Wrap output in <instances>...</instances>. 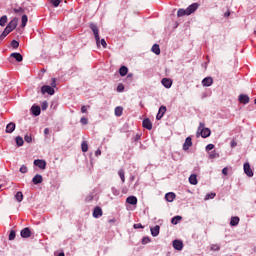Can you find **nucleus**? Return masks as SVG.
<instances>
[{
  "instance_id": "f257e3e1",
  "label": "nucleus",
  "mask_w": 256,
  "mask_h": 256,
  "mask_svg": "<svg viewBox=\"0 0 256 256\" xmlns=\"http://www.w3.org/2000/svg\"><path fill=\"white\" fill-rule=\"evenodd\" d=\"M89 27H90L91 31L93 32V34H94L96 45H97V47H99V41H100L99 27H97V24H95L93 22H91L89 24Z\"/></svg>"
},
{
  "instance_id": "f03ea898",
  "label": "nucleus",
  "mask_w": 256,
  "mask_h": 256,
  "mask_svg": "<svg viewBox=\"0 0 256 256\" xmlns=\"http://www.w3.org/2000/svg\"><path fill=\"white\" fill-rule=\"evenodd\" d=\"M41 93L42 95H55V88L49 86V85H44L41 87Z\"/></svg>"
},
{
  "instance_id": "7ed1b4c3",
  "label": "nucleus",
  "mask_w": 256,
  "mask_h": 256,
  "mask_svg": "<svg viewBox=\"0 0 256 256\" xmlns=\"http://www.w3.org/2000/svg\"><path fill=\"white\" fill-rule=\"evenodd\" d=\"M167 113V107L166 106H160L159 111L156 115L157 121H161L163 119V116Z\"/></svg>"
},
{
  "instance_id": "20e7f679",
  "label": "nucleus",
  "mask_w": 256,
  "mask_h": 256,
  "mask_svg": "<svg viewBox=\"0 0 256 256\" xmlns=\"http://www.w3.org/2000/svg\"><path fill=\"white\" fill-rule=\"evenodd\" d=\"M34 165L39 169H47V162L45 160L36 159L34 160Z\"/></svg>"
},
{
  "instance_id": "39448f33",
  "label": "nucleus",
  "mask_w": 256,
  "mask_h": 256,
  "mask_svg": "<svg viewBox=\"0 0 256 256\" xmlns=\"http://www.w3.org/2000/svg\"><path fill=\"white\" fill-rule=\"evenodd\" d=\"M199 9V3H193L189 7L186 8L187 15H191L195 13Z\"/></svg>"
},
{
  "instance_id": "423d86ee",
  "label": "nucleus",
  "mask_w": 256,
  "mask_h": 256,
  "mask_svg": "<svg viewBox=\"0 0 256 256\" xmlns=\"http://www.w3.org/2000/svg\"><path fill=\"white\" fill-rule=\"evenodd\" d=\"M93 217L94 219H99V217H103V209L101 207L96 206L93 210Z\"/></svg>"
},
{
  "instance_id": "0eeeda50",
  "label": "nucleus",
  "mask_w": 256,
  "mask_h": 256,
  "mask_svg": "<svg viewBox=\"0 0 256 256\" xmlns=\"http://www.w3.org/2000/svg\"><path fill=\"white\" fill-rule=\"evenodd\" d=\"M161 83L166 89H171V87L173 86V80H171L170 78H163L161 80Z\"/></svg>"
},
{
  "instance_id": "6e6552de",
  "label": "nucleus",
  "mask_w": 256,
  "mask_h": 256,
  "mask_svg": "<svg viewBox=\"0 0 256 256\" xmlns=\"http://www.w3.org/2000/svg\"><path fill=\"white\" fill-rule=\"evenodd\" d=\"M20 235L23 239H29V237H31V229L28 227L22 229Z\"/></svg>"
},
{
  "instance_id": "1a4fd4ad",
  "label": "nucleus",
  "mask_w": 256,
  "mask_h": 256,
  "mask_svg": "<svg viewBox=\"0 0 256 256\" xmlns=\"http://www.w3.org/2000/svg\"><path fill=\"white\" fill-rule=\"evenodd\" d=\"M142 125L144 129H147L148 131H151V129H153V123H151V120L149 118H145L142 122Z\"/></svg>"
},
{
  "instance_id": "9d476101",
  "label": "nucleus",
  "mask_w": 256,
  "mask_h": 256,
  "mask_svg": "<svg viewBox=\"0 0 256 256\" xmlns=\"http://www.w3.org/2000/svg\"><path fill=\"white\" fill-rule=\"evenodd\" d=\"M32 183H33V185H41V183H43V176L40 174H36L32 178Z\"/></svg>"
},
{
  "instance_id": "9b49d317",
  "label": "nucleus",
  "mask_w": 256,
  "mask_h": 256,
  "mask_svg": "<svg viewBox=\"0 0 256 256\" xmlns=\"http://www.w3.org/2000/svg\"><path fill=\"white\" fill-rule=\"evenodd\" d=\"M244 173H246L248 177H253L254 173L249 163H244Z\"/></svg>"
},
{
  "instance_id": "f8f14e48",
  "label": "nucleus",
  "mask_w": 256,
  "mask_h": 256,
  "mask_svg": "<svg viewBox=\"0 0 256 256\" xmlns=\"http://www.w3.org/2000/svg\"><path fill=\"white\" fill-rule=\"evenodd\" d=\"M31 112H32V115H34V117H39V115H41V107L37 105H33L31 107Z\"/></svg>"
},
{
  "instance_id": "ddd939ff",
  "label": "nucleus",
  "mask_w": 256,
  "mask_h": 256,
  "mask_svg": "<svg viewBox=\"0 0 256 256\" xmlns=\"http://www.w3.org/2000/svg\"><path fill=\"white\" fill-rule=\"evenodd\" d=\"M200 135L203 139H207V137H211V129L209 128H202Z\"/></svg>"
},
{
  "instance_id": "4468645a",
  "label": "nucleus",
  "mask_w": 256,
  "mask_h": 256,
  "mask_svg": "<svg viewBox=\"0 0 256 256\" xmlns=\"http://www.w3.org/2000/svg\"><path fill=\"white\" fill-rule=\"evenodd\" d=\"M193 145V141L191 137H187L184 144H183V150L184 151H189V147Z\"/></svg>"
},
{
  "instance_id": "2eb2a0df",
  "label": "nucleus",
  "mask_w": 256,
  "mask_h": 256,
  "mask_svg": "<svg viewBox=\"0 0 256 256\" xmlns=\"http://www.w3.org/2000/svg\"><path fill=\"white\" fill-rule=\"evenodd\" d=\"M238 101L243 105H247L249 103V96L247 94H240Z\"/></svg>"
},
{
  "instance_id": "dca6fc26",
  "label": "nucleus",
  "mask_w": 256,
  "mask_h": 256,
  "mask_svg": "<svg viewBox=\"0 0 256 256\" xmlns=\"http://www.w3.org/2000/svg\"><path fill=\"white\" fill-rule=\"evenodd\" d=\"M173 247H174V249H176V251H182L183 250V242L181 240H174Z\"/></svg>"
},
{
  "instance_id": "f3484780",
  "label": "nucleus",
  "mask_w": 256,
  "mask_h": 256,
  "mask_svg": "<svg viewBox=\"0 0 256 256\" xmlns=\"http://www.w3.org/2000/svg\"><path fill=\"white\" fill-rule=\"evenodd\" d=\"M203 87H211L213 85V78L212 77H206L202 80Z\"/></svg>"
},
{
  "instance_id": "a211bd4d",
  "label": "nucleus",
  "mask_w": 256,
  "mask_h": 256,
  "mask_svg": "<svg viewBox=\"0 0 256 256\" xmlns=\"http://www.w3.org/2000/svg\"><path fill=\"white\" fill-rule=\"evenodd\" d=\"M17 23H18V19L14 18L13 20H11L8 25L6 26L8 29L14 31L17 27Z\"/></svg>"
},
{
  "instance_id": "6ab92c4d",
  "label": "nucleus",
  "mask_w": 256,
  "mask_h": 256,
  "mask_svg": "<svg viewBox=\"0 0 256 256\" xmlns=\"http://www.w3.org/2000/svg\"><path fill=\"white\" fill-rule=\"evenodd\" d=\"M10 57H12L13 59H15V61H17L18 63H21V61H23V55H21V53L19 52H14L10 55Z\"/></svg>"
},
{
  "instance_id": "aec40b11",
  "label": "nucleus",
  "mask_w": 256,
  "mask_h": 256,
  "mask_svg": "<svg viewBox=\"0 0 256 256\" xmlns=\"http://www.w3.org/2000/svg\"><path fill=\"white\" fill-rule=\"evenodd\" d=\"M16 127L17 126L15 125V122H10L7 124L5 131H6V133H13V131H15Z\"/></svg>"
},
{
  "instance_id": "412c9836",
  "label": "nucleus",
  "mask_w": 256,
  "mask_h": 256,
  "mask_svg": "<svg viewBox=\"0 0 256 256\" xmlns=\"http://www.w3.org/2000/svg\"><path fill=\"white\" fill-rule=\"evenodd\" d=\"M175 197H176V195L173 192H168L165 195V199H166V201H168V203H173V201H175Z\"/></svg>"
},
{
  "instance_id": "4be33fe9",
  "label": "nucleus",
  "mask_w": 256,
  "mask_h": 256,
  "mask_svg": "<svg viewBox=\"0 0 256 256\" xmlns=\"http://www.w3.org/2000/svg\"><path fill=\"white\" fill-rule=\"evenodd\" d=\"M239 221H241L239 216H232L230 220L231 227H237L239 225Z\"/></svg>"
},
{
  "instance_id": "5701e85b",
  "label": "nucleus",
  "mask_w": 256,
  "mask_h": 256,
  "mask_svg": "<svg viewBox=\"0 0 256 256\" xmlns=\"http://www.w3.org/2000/svg\"><path fill=\"white\" fill-rule=\"evenodd\" d=\"M161 230V227L159 225L154 226L150 229L152 237H157L159 235V231Z\"/></svg>"
},
{
  "instance_id": "b1692460",
  "label": "nucleus",
  "mask_w": 256,
  "mask_h": 256,
  "mask_svg": "<svg viewBox=\"0 0 256 256\" xmlns=\"http://www.w3.org/2000/svg\"><path fill=\"white\" fill-rule=\"evenodd\" d=\"M126 203H128L129 205H137V197L135 196H129L126 199Z\"/></svg>"
},
{
  "instance_id": "393cba45",
  "label": "nucleus",
  "mask_w": 256,
  "mask_h": 256,
  "mask_svg": "<svg viewBox=\"0 0 256 256\" xmlns=\"http://www.w3.org/2000/svg\"><path fill=\"white\" fill-rule=\"evenodd\" d=\"M119 73H120L121 77H125V75H127V73H129V68H127V66H121L119 69Z\"/></svg>"
},
{
  "instance_id": "a878e982",
  "label": "nucleus",
  "mask_w": 256,
  "mask_h": 256,
  "mask_svg": "<svg viewBox=\"0 0 256 256\" xmlns=\"http://www.w3.org/2000/svg\"><path fill=\"white\" fill-rule=\"evenodd\" d=\"M152 53H155V55H161V48L158 44H154L151 49Z\"/></svg>"
},
{
  "instance_id": "bb28decb",
  "label": "nucleus",
  "mask_w": 256,
  "mask_h": 256,
  "mask_svg": "<svg viewBox=\"0 0 256 256\" xmlns=\"http://www.w3.org/2000/svg\"><path fill=\"white\" fill-rule=\"evenodd\" d=\"M15 141H16L17 147H23V145L25 143V141L23 140V137H21V136H17L15 138Z\"/></svg>"
},
{
  "instance_id": "cd10ccee",
  "label": "nucleus",
  "mask_w": 256,
  "mask_h": 256,
  "mask_svg": "<svg viewBox=\"0 0 256 256\" xmlns=\"http://www.w3.org/2000/svg\"><path fill=\"white\" fill-rule=\"evenodd\" d=\"M189 183L191 185H197V175L191 174L189 177Z\"/></svg>"
},
{
  "instance_id": "c85d7f7f",
  "label": "nucleus",
  "mask_w": 256,
  "mask_h": 256,
  "mask_svg": "<svg viewBox=\"0 0 256 256\" xmlns=\"http://www.w3.org/2000/svg\"><path fill=\"white\" fill-rule=\"evenodd\" d=\"M13 12L16 15H23V13H25V9H23L22 7H16V8H13Z\"/></svg>"
},
{
  "instance_id": "c756f323",
  "label": "nucleus",
  "mask_w": 256,
  "mask_h": 256,
  "mask_svg": "<svg viewBox=\"0 0 256 256\" xmlns=\"http://www.w3.org/2000/svg\"><path fill=\"white\" fill-rule=\"evenodd\" d=\"M115 115L116 117H121V115H123V107L117 106L115 108Z\"/></svg>"
},
{
  "instance_id": "7c9ffc66",
  "label": "nucleus",
  "mask_w": 256,
  "mask_h": 256,
  "mask_svg": "<svg viewBox=\"0 0 256 256\" xmlns=\"http://www.w3.org/2000/svg\"><path fill=\"white\" fill-rule=\"evenodd\" d=\"M81 149H82L83 153H87V151H89V144H87V141L82 142Z\"/></svg>"
},
{
  "instance_id": "2f4dec72",
  "label": "nucleus",
  "mask_w": 256,
  "mask_h": 256,
  "mask_svg": "<svg viewBox=\"0 0 256 256\" xmlns=\"http://www.w3.org/2000/svg\"><path fill=\"white\" fill-rule=\"evenodd\" d=\"M15 199L18 201V203H21V201H23V192L18 191L15 195Z\"/></svg>"
},
{
  "instance_id": "473e14b6",
  "label": "nucleus",
  "mask_w": 256,
  "mask_h": 256,
  "mask_svg": "<svg viewBox=\"0 0 256 256\" xmlns=\"http://www.w3.org/2000/svg\"><path fill=\"white\" fill-rule=\"evenodd\" d=\"M181 219H183V217H181V216H174V217L171 219L172 225H177V223H179V221H181Z\"/></svg>"
},
{
  "instance_id": "72a5a7b5",
  "label": "nucleus",
  "mask_w": 256,
  "mask_h": 256,
  "mask_svg": "<svg viewBox=\"0 0 256 256\" xmlns=\"http://www.w3.org/2000/svg\"><path fill=\"white\" fill-rule=\"evenodd\" d=\"M118 175H119V177H120L122 183H125V170L120 169V170L118 171Z\"/></svg>"
},
{
  "instance_id": "f704fd0d",
  "label": "nucleus",
  "mask_w": 256,
  "mask_h": 256,
  "mask_svg": "<svg viewBox=\"0 0 256 256\" xmlns=\"http://www.w3.org/2000/svg\"><path fill=\"white\" fill-rule=\"evenodd\" d=\"M29 21V18L27 17V15H22V24L21 27H27V22Z\"/></svg>"
},
{
  "instance_id": "c9c22d12",
  "label": "nucleus",
  "mask_w": 256,
  "mask_h": 256,
  "mask_svg": "<svg viewBox=\"0 0 256 256\" xmlns=\"http://www.w3.org/2000/svg\"><path fill=\"white\" fill-rule=\"evenodd\" d=\"M7 24V15H4L0 18V27H5Z\"/></svg>"
},
{
  "instance_id": "e433bc0d",
  "label": "nucleus",
  "mask_w": 256,
  "mask_h": 256,
  "mask_svg": "<svg viewBox=\"0 0 256 256\" xmlns=\"http://www.w3.org/2000/svg\"><path fill=\"white\" fill-rule=\"evenodd\" d=\"M218 157L219 154L215 150L209 152V159H217Z\"/></svg>"
},
{
  "instance_id": "4c0bfd02",
  "label": "nucleus",
  "mask_w": 256,
  "mask_h": 256,
  "mask_svg": "<svg viewBox=\"0 0 256 256\" xmlns=\"http://www.w3.org/2000/svg\"><path fill=\"white\" fill-rule=\"evenodd\" d=\"M210 251H221V246L219 244H212L210 246Z\"/></svg>"
},
{
  "instance_id": "58836bf2",
  "label": "nucleus",
  "mask_w": 256,
  "mask_h": 256,
  "mask_svg": "<svg viewBox=\"0 0 256 256\" xmlns=\"http://www.w3.org/2000/svg\"><path fill=\"white\" fill-rule=\"evenodd\" d=\"M178 17H184V15H187V9L180 8L177 12Z\"/></svg>"
},
{
  "instance_id": "ea45409f",
  "label": "nucleus",
  "mask_w": 256,
  "mask_h": 256,
  "mask_svg": "<svg viewBox=\"0 0 256 256\" xmlns=\"http://www.w3.org/2000/svg\"><path fill=\"white\" fill-rule=\"evenodd\" d=\"M15 237H16V232H15V230H11V231H10V234H9V236H8L9 241H13V240L15 239Z\"/></svg>"
},
{
  "instance_id": "a19ab883",
  "label": "nucleus",
  "mask_w": 256,
  "mask_h": 256,
  "mask_svg": "<svg viewBox=\"0 0 256 256\" xmlns=\"http://www.w3.org/2000/svg\"><path fill=\"white\" fill-rule=\"evenodd\" d=\"M11 47H12L13 49H17V48L19 47V41H17V40H12V41H11Z\"/></svg>"
},
{
  "instance_id": "79ce46f5",
  "label": "nucleus",
  "mask_w": 256,
  "mask_h": 256,
  "mask_svg": "<svg viewBox=\"0 0 256 256\" xmlns=\"http://www.w3.org/2000/svg\"><path fill=\"white\" fill-rule=\"evenodd\" d=\"M24 140L26 141V143H32L33 138L31 137V135L26 134V135L24 136Z\"/></svg>"
},
{
  "instance_id": "37998d69",
  "label": "nucleus",
  "mask_w": 256,
  "mask_h": 256,
  "mask_svg": "<svg viewBox=\"0 0 256 256\" xmlns=\"http://www.w3.org/2000/svg\"><path fill=\"white\" fill-rule=\"evenodd\" d=\"M50 3H52L54 7H59L61 0H50Z\"/></svg>"
},
{
  "instance_id": "c03bdc74",
  "label": "nucleus",
  "mask_w": 256,
  "mask_h": 256,
  "mask_svg": "<svg viewBox=\"0 0 256 256\" xmlns=\"http://www.w3.org/2000/svg\"><path fill=\"white\" fill-rule=\"evenodd\" d=\"M50 85H51L50 87H52V89H55V87H57V78H52Z\"/></svg>"
},
{
  "instance_id": "a18cd8bd",
  "label": "nucleus",
  "mask_w": 256,
  "mask_h": 256,
  "mask_svg": "<svg viewBox=\"0 0 256 256\" xmlns=\"http://www.w3.org/2000/svg\"><path fill=\"white\" fill-rule=\"evenodd\" d=\"M147 243H151V238L149 237H144L142 239V245H147Z\"/></svg>"
},
{
  "instance_id": "49530a36",
  "label": "nucleus",
  "mask_w": 256,
  "mask_h": 256,
  "mask_svg": "<svg viewBox=\"0 0 256 256\" xmlns=\"http://www.w3.org/2000/svg\"><path fill=\"white\" fill-rule=\"evenodd\" d=\"M93 199H94L93 194H89L88 196H86L85 201L86 203H89L90 201H93Z\"/></svg>"
},
{
  "instance_id": "de8ad7c7",
  "label": "nucleus",
  "mask_w": 256,
  "mask_h": 256,
  "mask_svg": "<svg viewBox=\"0 0 256 256\" xmlns=\"http://www.w3.org/2000/svg\"><path fill=\"white\" fill-rule=\"evenodd\" d=\"M117 91L118 93H122V91H125V86H123V84H119L117 86Z\"/></svg>"
},
{
  "instance_id": "09e8293b",
  "label": "nucleus",
  "mask_w": 256,
  "mask_h": 256,
  "mask_svg": "<svg viewBox=\"0 0 256 256\" xmlns=\"http://www.w3.org/2000/svg\"><path fill=\"white\" fill-rule=\"evenodd\" d=\"M20 173H23V174H25V173H27V171H28V169H27V166H25V165H22L21 167H20Z\"/></svg>"
},
{
  "instance_id": "8fccbe9b",
  "label": "nucleus",
  "mask_w": 256,
  "mask_h": 256,
  "mask_svg": "<svg viewBox=\"0 0 256 256\" xmlns=\"http://www.w3.org/2000/svg\"><path fill=\"white\" fill-rule=\"evenodd\" d=\"M47 107H49V103H47V101H44L41 106L42 111H46Z\"/></svg>"
},
{
  "instance_id": "3c124183",
  "label": "nucleus",
  "mask_w": 256,
  "mask_h": 256,
  "mask_svg": "<svg viewBox=\"0 0 256 256\" xmlns=\"http://www.w3.org/2000/svg\"><path fill=\"white\" fill-rule=\"evenodd\" d=\"M213 149H215V145H213V144H208L206 146V151H213Z\"/></svg>"
},
{
  "instance_id": "603ef678",
  "label": "nucleus",
  "mask_w": 256,
  "mask_h": 256,
  "mask_svg": "<svg viewBox=\"0 0 256 256\" xmlns=\"http://www.w3.org/2000/svg\"><path fill=\"white\" fill-rule=\"evenodd\" d=\"M80 123H82V125H87V123H89V120L87 118H85V117H82L80 119Z\"/></svg>"
},
{
  "instance_id": "864d4df0",
  "label": "nucleus",
  "mask_w": 256,
  "mask_h": 256,
  "mask_svg": "<svg viewBox=\"0 0 256 256\" xmlns=\"http://www.w3.org/2000/svg\"><path fill=\"white\" fill-rule=\"evenodd\" d=\"M133 228H134V229H144V226H143V224L138 223V224H134V225H133Z\"/></svg>"
},
{
  "instance_id": "5fc2aeb1",
  "label": "nucleus",
  "mask_w": 256,
  "mask_h": 256,
  "mask_svg": "<svg viewBox=\"0 0 256 256\" xmlns=\"http://www.w3.org/2000/svg\"><path fill=\"white\" fill-rule=\"evenodd\" d=\"M101 43V45H102V47L104 48V49H107V42L105 41V39H101L100 41H99V44Z\"/></svg>"
},
{
  "instance_id": "6e6d98bb",
  "label": "nucleus",
  "mask_w": 256,
  "mask_h": 256,
  "mask_svg": "<svg viewBox=\"0 0 256 256\" xmlns=\"http://www.w3.org/2000/svg\"><path fill=\"white\" fill-rule=\"evenodd\" d=\"M91 106H82L81 113H87V109H90Z\"/></svg>"
},
{
  "instance_id": "4d7b16f0",
  "label": "nucleus",
  "mask_w": 256,
  "mask_h": 256,
  "mask_svg": "<svg viewBox=\"0 0 256 256\" xmlns=\"http://www.w3.org/2000/svg\"><path fill=\"white\" fill-rule=\"evenodd\" d=\"M112 193H113V195H115L116 197L119 195V190L118 189H116L115 187H113L112 188Z\"/></svg>"
},
{
  "instance_id": "13d9d810",
  "label": "nucleus",
  "mask_w": 256,
  "mask_h": 256,
  "mask_svg": "<svg viewBox=\"0 0 256 256\" xmlns=\"http://www.w3.org/2000/svg\"><path fill=\"white\" fill-rule=\"evenodd\" d=\"M215 193H210L206 195V199H215Z\"/></svg>"
},
{
  "instance_id": "bf43d9fd",
  "label": "nucleus",
  "mask_w": 256,
  "mask_h": 256,
  "mask_svg": "<svg viewBox=\"0 0 256 256\" xmlns=\"http://www.w3.org/2000/svg\"><path fill=\"white\" fill-rule=\"evenodd\" d=\"M141 140V135L140 134H136L135 137L133 138V141H135V143H137V141Z\"/></svg>"
},
{
  "instance_id": "052dcab7",
  "label": "nucleus",
  "mask_w": 256,
  "mask_h": 256,
  "mask_svg": "<svg viewBox=\"0 0 256 256\" xmlns=\"http://www.w3.org/2000/svg\"><path fill=\"white\" fill-rule=\"evenodd\" d=\"M13 30L12 29H10V28H8V26H6V28L4 29V33L5 34H7V35H9V33H11Z\"/></svg>"
},
{
  "instance_id": "680f3d73",
  "label": "nucleus",
  "mask_w": 256,
  "mask_h": 256,
  "mask_svg": "<svg viewBox=\"0 0 256 256\" xmlns=\"http://www.w3.org/2000/svg\"><path fill=\"white\" fill-rule=\"evenodd\" d=\"M13 30L12 29H10V28H8V26H6V28L4 29V33L5 34H7V35H9V33H11Z\"/></svg>"
},
{
  "instance_id": "e2e57ef3",
  "label": "nucleus",
  "mask_w": 256,
  "mask_h": 256,
  "mask_svg": "<svg viewBox=\"0 0 256 256\" xmlns=\"http://www.w3.org/2000/svg\"><path fill=\"white\" fill-rule=\"evenodd\" d=\"M13 30L12 29H10V28H8V26H6V28L4 29V33L5 34H7V35H9V33H11Z\"/></svg>"
},
{
  "instance_id": "0e129e2a",
  "label": "nucleus",
  "mask_w": 256,
  "mask_h": 256,
  "mask_svg": "<svg viewBox=\"0 0 256 256\" xmlns=\"http://www.w3.org/2000/svg\"><path fill=\"white\" fill-rule=\"evenodd\" d=\"M228 173H229V168L225 167V168L222 169V174H223V175H226V176H227Z\"/></svg>"
},
{
  "instance_id": "69168bd1",
  "label": "nucleus",
  "mask_w": 256,
  "mask_h": 256,
  "mask_svg": "<svg viewBox=\"0 0 256 256\" xmlns=\"http://www.w3.org/2000/svg\"><path fill=\"white\" fill-rule=\"evenodd\" d=\"M5 37H7V34L5 32H2V34L0 35V43L1 41H3V39H5Z\"/></svg>"
},
{
  "instance_id": "338daca9",
  "label": "nucleus",
  "mask_w": 256,
  "mask_h": 256,
  "mask_svg": "<svg viewBox=\"0 0 256 256\" xmlns=\"http://www.w3.org/2000/svg\"><path fill=\"white\" fill-rule=\"evenodd\" d=\"M101 155V150L98 149L95 151V157H99Z\"/></svg>"
},
{
  "instance_id": "774afa93",
  "label": "nucleus",
  "mask_w": 256,
  "mask_h": 256,
  "mask_svg": "<svg viewBox=\"0 0 256 256\" xmlns=\"http://www.w3.org/2000/svg\"><path fill=\"white\" fill-rule=\"evenodd\" d=\"M44 135H49V128L44 129Z\"/></svg>"
}]
</instances>
